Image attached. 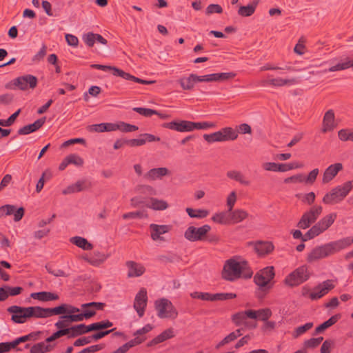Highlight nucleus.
Returning <instances> with one entry per match:
<instances>
[{
	"mask_svg": "<svg viewBox=\"0 0 353 353\" xmlns=\"http://www.w3.org/2000/svg\"><path fill=\"white\" fill-rule=\"evenodd\" d=\"M70 242L83 250H90L93 248L92 244L81 236H74L70 239Z\"/></svg>",
	"mask_w": 353,
	"mask_h": 353,
	"instance_id": "37",
	"label": "nucleus"
},
{
	"mask_svg": "<svg viewBox=\"0 0 353 353\" xmlns=\"http://www.w3.org/2000/svg\"><path fill=\"white\" fill-rule=\"evenodd\" d=\"M139 128L135 125L125 123L123 121H119L117 123V130L123 132H131L137 130Z\"/></svg>",
	"mask_w": 353,
	"mask_h": 353,
	"instance_id": "47",
	"label": "nucleus"
},
{
	"mask_svg": "<svg viewBox=\"0 0 353 353\" xmlns=\"http://www.w3.org/2000/svg\"><path fill=\"white\" fill-rule=\"evenodd\" d=\"M67 157L70 164H73L76 166H81L84 163L83 159L76 154H71Z\"/></svg>",
	"mask_w": 353,
	"mask_h": 353,
	"instance_id": "64",
	"label": "nucleus"
},
{
	"mask_svg": "<svg viewBox=\"0 0 353 353\" xmlns=\"http://www.w3.org/2000/svg\"><path fill=\"white\" fill-rule=\"evenodd\" d=\"M353 243V237H345L314 248L307 256V261L312 263L339 252Z\"/></svg>",
	"mask_w": 353,
	"mask_h": 353,
	"instance_id": "1",
	"label": "nucleus"
},
{
	"mask_svg": "<svg viewBox=\"0 0 353 353\" xmlns=\"http://www.w3.org/2000/svg\"><path fill=\"white\" fill-rule=\"evenodd\" d=\"M338 137L342 141H353V129H341L338 132Z\"/></svg>",
	"mask_w": 353,
	"mask_h": 353,
	"instance_id": "50",
	"label": "nucleus"
},
{
	"mask_svg": "<svg viewBox=\"0 0 353 353\" xmlns=\"http://www.w3.org/2000/svg\"><path fill=\"white\" fill-rule=\"evenodd\" d=\"M146 207L155 211H163L168 208V202L163 199L156 197H150L148 199V203Z\"/></svg>",
	"mask_w": 353,
	"mask_h": 353,
	"instance_id": "25",
	"label": "nucleus"
},
{
	"mask_svg": "<svg viewBox=\"0 0 353 353\" xmlns=\"http://www.w3.org/2000/svg\"><path fill=\"white\" fill-rule=\"evenodd\" d=\"M323 338L322 336L318 338H311L304 341L303 345L305 348H314L319 346L322 342Z\"/></svg>",
	"mask_w": 353,
	"mask_h": 353,
	"instance_id": "56",
	"label": "nucleus"
},
{
	"mask_svg": "<svg viewBox=\"0 0 353 353\" xmlns=\"http://www.w3.org/2000/svg\"><path fill=\"white\" fill-rule=\"evenodd\" d=\"M257 4L258 1H254L250 4L241 6L238 10V14L242 17L251 16L254 12Z\"/></svg>",
	"mask_w": 353,
	"mask_h": 353,
	"instance_id": "40",
	"label": "nucleus"
},
{
	"mask_svg": "<svg viewBox=\"0 0 353 353\" xmlns=\"http://www.w3.org/2000/svg\"><path fill=\"white\" fill-rule=\"evenodd\" d=\"M334 285L332 281H325L312 290L309 294V297L312 300H317L327 294L330 290L334 288Z\"/></svg>",
	"mask_w": 353,
	"mask_h": 353,
	"instance_id": "13",
	"label": "nucleus"
},
{
	"mask_svg": "<svg viewBox=\"0 0 353 353\" xmlns=\"http://www.w3.org/2000/svg\"><path fill=\"white\" fill-rule=\"evenodd\" d=\"M340 318V315H334L331 316L328 320L321 323L320 325L316 327L315 334H319L323 332L327 328L330 327L334 323H336Z\"/></svg>",
	"mask_w": 353,
	"mask_h": 353,
	"instance_id": "41",
	"label": "nucleus"
},
{
	"mask_svg": "<svg viewBox=\"0 0 353 353\" xmlns=\"http://www.w3.org/2000/svg\"><path fill=\"white\" fill-rule=\"evenodd\" d=\"M46 118H41L35 121L33 123L26 125L18 130V134L21 135L29 134L40 128L45 123Z\"/></svg>",
	"mask_w": 353,
	"mask_h": 353,
	"instance_id": "27",
	"label": "nucleus"
},
{
	"mask_svg": "<svg viewBox=\"0 0 353 353\" xmlns=\"http://www.w3.org/2000/svg\"><path fill=\"white\" fill-rule=\"evenodd\" d=\"M14 85L21 90L34 89L37 85V79L32 74L21 76L14 80Z\"/></svg>",
	"mask_w": 353,
	"mask_h": 353,
	"instance_id": "11",
	"label": "nucleus"
},
{
	"mask_svg": "<svg viewBox=\"0 0 353 353\" xmlns=\"http://www.w3.org/2000/svg\"><path fill=\"white\" fill-rule=\"evenodd\" d=\"M185 211L191 218L202 219L206 217L208 214V210L202 209L195 210L190 208H187Z\"/></svg>",
	"mask_w": 353,
	"mask_h": 353,
	"instance_id": "46",
	"label": "nucleus"
},
{
	"mask_svg": "<svg viewBox=\"0 0 353 353\" xmlns=\"http://www.w3.org/2000/svg\"><path fill=\"white\" fill-rule=\"evenodd\" d=\"M350 66H351V61L347 60L346 61L340 62V63H337L336 65L330 67L329 69L325 70L323 72H326L327 71L335 72V71L343 70L350 68Z\"/></svg>",
	"mask_w": 353,
	"mask_h": 353,
	"instance_id": "55",
	"label": "nucleus"
},
{
	"mask_svg": "<svg viewBox=\"0 0 353 353\" xmlns=\"http://www.w3.org/2000/svg\"><path fill=\"white\" fill-rule=\"evenodd\" d=\"M55 345L47 343L45 341L37 343L32 346L30 349L31 353H46L51 351Z\"/></svg>",
	"mask_w": 353,
	"mask_h": 353,
	"instance_id": "33",
	"label": "nucleus"
},
{
	"mask_svg": "<svg viewBox=\"0 0 353 353\" xmlns=\"http://www.w3.org/2000/svg\"><path fill=\"white\" fill-rule=\"evenodd\" d=\"M336 218V213H330L323 217L307 232L305 239H312L322 234L334 223Z\"/></svg>",
	"mask_w": 353,
	"mask_h": 353,
	"instance_id": "4",
	"label": "nucleus"
},
{
	"mask_svg": "<svg viewBox=\"0 0 353 353\" xmlns=\"http://www.w3.org/2000/svg\"><path fill=\"white\" fill-rule=\"evenodd\" d=\"M133 110L145 117H151L153 114H159L157 111L145 108H134Z\"/></svg>",
	"mask_w": 353,
	"mask_h": 353,
	"instance_id": "61",
	"label": "nucleus"
},
{
	"mask_svg": "<svg viewBox=\"0 0 353 353\" xmlns=\"http://www.w3.org/2000/svg\"><path fill=\"white\" fill-rule=\"evenodd\" d=\"M110 254L94 251L92 253L84 254L81 258L93 266L98 267L103 264L108 258Z\"/></svg>",
	"mask_w": 353,
	"mask_h": 353,
	"instance_id": "15",
	"label": "nucleus"
},
{
	"mask_svg": "<svg viewBox=\"0 0 353 353\" xmlns=\"http://www.w3.org/2000/svg\"><path fill=\"white\" fill-rule=\"evenodd\" d=\"M68 334H69V330H66V328H65L64 330H59L55 332L54 333H53L49 337H48L45 340V341L47 343H50L51 342H52L54 340L60 338L61 336H63Z\"/></svg>",
	"mask_w": 353,
	"mask_h": 353,
	"instance_id": "58",
	"label": "nucleus"
},
{
	"mask_svg": "<svg viewBox=\"0 0 353 353\" xmlns=\"http://www.w3.org/2000/svg\"><path fill=\"white\" fill-rule=\"evenodd\" d=\"M342 169L343 165L341 163L329 165L323 172L322 183L325 184L331 181Z\"/></svg>",
	"mask_w": 353,
	"mask_h": 353,
	"instance_id": "20",
	"label": "nucleus"
},
{
	"mask_svg": "<svg viewBox=\"0 0 353 353\" xmlns=\"http://www.w3.org/2000/svg\"><path fill=\"white\" fill-rule=\"evenodd\" d=\"M352 188L353 181H349L338 185L325 194L323 202L329 205L338 203L345 198Z\"/></svg>",
	"mask_w": 353,
	"mask_h": 353,
	"instance_id": "2",
	"label": "nucleus"
},
{
	"mask_svg": "<svg viewBox=\"0 0 353 353\" xmlns=\"http://www.w3.org/2000/svg\"><path fill=\"white\" fill-rule=\"evenodd\" d=\"M246 268L247 263L245 262L230 259L224 265L222 275L225 279L232 281L242 276L243 272Z\"/></svg>",
	"mask_w": 353,
	"mask_h": 353,
	"instance_id": "3",
	"label": "nucleus"
},
{
	"mask_svg": "<svg viewBox=\"0 0 353 353\" xmlns=\"http://www.w3.org/2000/svg\"><path fill=\"white\" fill-rule=\"evenodd\" d=\"M336 126L334 111L332 110H327L323 117L322 132L332 131Z\"/></svg>",
	"mask_w": 353,
	"mask_h": 353,
	"instance_id": "21",
	"label": "nucleus"
},
{
	"mask_svg": "<svg viewBox=\"0 0 353 353\" xmlns=\"http://www.w3.org/2000/svg\"><path fill=\"white\" fill-rule=\"evenodd\" d=\"M148 214L145 211H136L128 212L123 214V219H143L147 218Z\"/></svg>",
	"mask_w": 353,
	"mask_h": 353,
	"instance_id": "54",
	"label": "nucleus"
},
{
	"mask_svg": "<svg viewBox=\"0 0 353 353\" xmlns=\"http://www.w3.org/2000/svg\"><path fill=\"white\" fill-rule=\"evenodd\" d=\"M236 296V294L234 293H216L210 294V301H223L228 299H232Z\"/></svg>",
	"mask_w": 353,
	"mask_h": 353,
	"instance_id": "49",
	"label": "nucleus"
},
{
	"mask_svg": "<svg viewBox=\"0 0 353 353\" xmlns=\"http://www.w3.org/2000/svg\"><path fill=\"white\" fill-rule=\"evenodd\" d=\"M112 326V323L109 321H100V322H97V323H94L89 325L88 330H90V332L93 331V330H99L110 327Z\"/></svg>",
	"mask_w": 353,
	"mask_h": 353,
	"instance_id": "53",
	"label": "nucleus"
},
{
	"mask_svg": "<svg viewBox=\"0 0 353 353\" xmlns=\"http://www.w3.org/2000/svg\"><path fill=\"white\" fill-rule=\"evenodd\" d=\"M113 75L117 76V77H120L125 80L133 81L134 82L141 83V84L150 85V84H153L155 83V81H154V80L147 81V80L141 79H139L134 76H132L130 74L127 73V72H124L123 70H120L116 67H115V69H114Z\"/></svg>",
	"mask_w": 353,
	"mask_h": 353,
	"instance_id": "23",
	"label": "nucleus"
},
{
	"mask_svg": "<svg viewBox=\"0 0 353 353\" xmlns=\"http://www.w3.org/2000/svg\"><path fill=\"white\" fill-rule=\"evenodd\" d=\"M322 211L323 208L321 206H313L303 214L301 219L297 224V226L301 229L308 228L311 224L316 221V219L321 215Z\"/></svg>",
	"mask_w": 353,
	"mask_h": 353,
	"instance_id": "8",
	"label": "nucleus"
},
{
	"mask_svg": "<svg viewBox=\"0 0 353 353\" xmlns=\"http://www.w3.org/2000/svg\"><path fill=\"white\" fill-rule=\"evenodd\" d=\"M126 266L128 269V277H138L145 272V268L141 263H138L132 261L126 262Z\"/></svg>",
	"mask_w": 353,
	"mask_h": 353,
	"instance_id": "24",
	"label": "nucleus"
},
{
	"mask_svg": "<svg viewBox=\"0 0 353 353\" xmlns=\"http://www.w3.org/2000/svg\"><path fill=\"white\" fill-rule=\"evenodd\" d=\"M203 139L210 143L214 142H224V137L222 135L221 130L212 134H205Z\"/></svg>",
	"mask_w": 353,
	"mask_h": 353,
	"instance_id": "45",
	"label": "nucleus"
},
{
	"mask_svg": "<svg viewBox=\"0 0 353 353\" xmlns=\"http://www.w3.org/2000/svg\"><path fill=\"white\" fill-rule=\"evenodd\" d=\"M319 173L318 168L313 169L310 172L307 176H305L304 183L306 184H312L316 179V177Z\"/></svg>",
	"mask_w": 353,
	"mask_h": 353,
	"instance_id": "62",
	"label": "nucleus"
},
{
	"mask_svg": "<svg viewBox=\"0 0 353 353\" xmlns=\"http://www.w3.org/2000/svg\"><path fill=\"white\" fill-rule=\"evenodd\" d=\"M149 230L151 239L156 242H162L165 241L163 234L170 230V226L168 225H159L151 223L149 225Z\"/></svg>",
	"mask_w": 353,
	"mask_h": 353,
	"instance_id": "14",
	"label": "nucleus"
},
{
	"mask_svg": "<svg viewBox=\"0 0 353 353\" xmlns=\"http://www.w3.org/2000/svg\"><path fill=\"white\" fill-rule=\"evenodd\" d=\"M90 318V314L81 312L80 314H73L71 315H63L60 319H65L68 320L69 322H79L83 321L84 319H88Z\"/></svg>",
	"mask_w": 353,
	"mask_h": 353,
	"instance_id": "43",
	"label": "nucleus"
},
{
	"mask_svg": "<svg viewBox=\"0 0 353 353\" xmlns=\"http://www.w3.org/2000/svg\"><path fill=\"white\" fill-rule=\"evenodd\" d=\"M103 304L99 302H90L83 303L81 305V308L83 309V313L90 314V318L96 314L97 310H101Z\"/></svg>",
	"mask_w": 353,
	"mask_h": 353,
	"instance_id": "35",
	"label": "nucleus"
},
{
	"mask_svg": "<svg viewBox=\"0 0 353 353\" xmlns=\"http://www.w3.org/2000/svg\"><path fill=\"white\" fill-rule=\"evenodd\" d=\"M29 318H48L54 315V307L44 308L39 306L28 307Z\"/></svg>",
	"mask_w": 353,
	"mask_h": 353,
	"instance_id": "18",
	"label": "nucleus"
},
{
	"mask_svg": "<svg viewBox=\"0 0 353 353\" xmlns=\"http://www.w3.org/2000/svg\"><path fill=\"white\" fill-rule=\"evenodd\" d=\"M88 328L89 325H85V324H79L74 325L70 328H66V330H69V334L71 333L72 336H76L90 332V330H88Z\"/></svg>",
	"mask_w": 353,
	"mask_h": 353,
	"instance_id": "42",
	"label": "nucleus"
},
{
	"mask_svg": "<svg viewBox=\"0 0 353 353\" xmlns=\"http://www.w3.org/2000/svg\"><path fill=\"white\" fill-rule=\"evenodd\" d=\"M80 312V309L70 304L63 303L54 307V315L65 314L71 315Z\"/></svg>",
	"mask_w": 353,
	"mask_h": 353,
	"instance_id": "29",
	"label": "nucleus"
},
{
	"mask_svg": "<svg viewBox=\"0 0 353 353\" xmlns=\"http://www.w3.org/2000/svg\"><path fill=\"white\" fill-rule=\"evenodd\" d=\"M90 131L97 132H113L117 130V123H101L89 126Z\"/></svg>",
	"mask_w": 353,
	"mask_h": 353,
	"instance_id": "30",
	"label": "nucleus"
},
{
	"mask_svg": "<svg viewBox=\"0 0 353 353\" xmlns=\"http://www.w3.org/2000/svg\"><path fill=\"white\" fill-rule=\"evenodd\" d=\"M175 336V332L173 328H168L164 330L163 332L159 334L155 338H154L151 341H150L148 344V346L155 345L157 344L161 343L168 339H172Z\"/></svg>",
	"mask_w": 353,
	"mask_h": 353,
	"instance_id": "28",
	"label": "nucleus"
},
{
	"mask_svg": "<svg viewBox=\"0 0 353 353\" xmlns=\"http://www.w3.org/2000/svg\"><path fill=\"white\" fill-rule=\"evenodd\" d=\"M254 248L259 255H264L271 252L274 249V246L270 242L260 241L254 244Z\"/></svg>",
	"mask_w": 353,
	"mask_h": 353,
	"instance_id": "34",
	"label": "nucleus"
},
{
	"mask_svg": "<svg viewBox=\"0 0 353 353\" xmlns=\"http://www.w3.org/2000/svg\"><path fill=\"white\" fill-rule=\"evenodd\" d=\"M68 334H69V330H66V328H65L64 330H59L55 332L54 333H53L49 337H48L45 340V341L47 343H50L51 342H52L54 340L60 338L61 336H63Z\"/></svg>",
	"mask_w": 353,
	"mask_h": 353,
	"instance_id": "59",
	"label": "nucleus"
},
{
	"mask_svg": "<svg viewBox=\"0 0 353 353\" xmlns=\"http://www.w3.org/2000/svg\"><path fill=\"white\" fill-rule=\"evenodd\" d=\"M191 121H173L163 124V127L180 132H191Z\"/></svg>",
	"mask_w": 353,
	"mask_h": 353,
	"instance_id": "19",
	"label": "nucleus"
},
{
	"mask_svg": "<svg viewBox=\"0 0 353 353\" xmlns=\"http://www.w3.org/2000/svg\"><path fill=\"white\" fill-rule=\"evenodd\" d=\"M275 276L273 266H268L259 270L254 276L255 284L262 290H269L272 288Z\"/></svg>",
	"mask_w": 353,
	"mask_h": 353,
	"instance_id": "6",
	"label": "nucleus"
},
{
	"mask_svg": "<svg viewBox=\"0 0 353 353\" xmlns=\"http://www.w3.org/2000/svg\"><path fill=\"white\" fill-rule=\"evenodd\" d=\"M147 301L148 296L146 290L142 288L137 294L134 301V308L139 317H142L144 315Z\"/></svg>",
	"mask_w": 353,
	"mask_h": 353,
	"instance_id": "16",
	"label": "nucleus"
},
{
	"mask_svg": "<svg viewBox=\"0 0 353 353\" xmlns=\"http://www.w3.org/2000/svg\"><path fill=\"white\" fill-rule=\"evenodd\" d=\"M68 334H69V330H66V328H65L64 330H59L55 332L54 333H53L49 337H48L45 340V341L47 343H50L51 342H52L54 340L60 338L61 336H63Z\"/></svg>",
	"mask_w": 353,
	"mask_h": 353,
	"instance_id": "60",
	"label": "nucleus"
},
{
	"mask_svg": "<svg viewBox=\"0 0 353 353\" xmlns=\"http://www.w3.org/2000/svg\"><path fill=\"white\" fill-rule=\"evenodd\" d=\"M305 176L300 173L284 179L285 183H304Z\"/></svg>",
	"mask_w": 353,
	"mask_h": 353,
	"instance_id": "57",
	"label": "nucleus"
},
{
	"mask_svg": "<svg viewBox=\"0 0 353 353\" xmlns=\"http://www.w3.org/2000/svg\"><path fill=\"white\" fill-rule=\"evenodd\" d=\"M1 210L6 216L13 215L14 221L16 222L19 221L24 215V209L22 207L17 208L13 205H5L1 208Z\"/></svg>",
	"mask_w": 353,
	"mask_h": 353,
	"instance_id": "22",
	"label": "nucleus"
},
{
	"mask_svg": "<svg viewBox=\"0 0 353 353\" xmlns=\"http://www.w3.org/2000/svg\"><path fill=\"white\" fill-rule=\"evenodd\" d=\"M210 229L209 225H203L199 228L189 226L184 232V237L192 242L202 241Z\"/></svg>",
	"mask_w": 353,
	"mask_h": 353,
	"instance_id": "9",
	"label": "nucleus"
},
{
	"mask_svg": "<svg viewBox=\"0 0 353 353\" xmlns=\"http://www.w3.org/2000/svg\"><path fill=\"white\" fill-rule=\"evenodd\" d=\"M191 132L195 130H206L216 127L212 122H192L191 121Z\"/></svg>",
	"mask_w": 353,
	"mask_h": 353,
	"instance_id": "48",
	"label": "nucleus"
},
{
	"mask_svg": "<svg viewBox=\"0 0 353 353\" xmlns=\"http://www.w3.org/2000/svg\"><path fill=\"white\" fill-rule=\"evenodd\" d=\"M8 312L12 314V320L16 323H24L29 319L28 307L12 305Z\"/></svg>",
	"mask_w": 353,
	"mask_h": 353,
	"instance_id": "12",
	"label": "nucleus"
},
{
	"mask_svg": "<svg viewBox=\"0 0 353 353\" xmlns=\"http://www.w3.org/2000/svg\"><path fill=\"white\" fill-rule=\"evenodd\" d=\"M310 273L306 265H302L289 274L285 279V283L289 286H296L306 281Z\"/></svg>",
	"mask_w": 353,
	"mask_h": 353,
	"instance_id": "7",
	"label": "nucleus"
},
{
	"mask_svg": "<svg viewBox=\"0 0 353 353\" xmlns=\"http://www.w3.org/2000/svg\"><path fill=\"white\" fill-rule=\"evenodd\" d=\"M271 315L272 312L269 308H264L257 310V319L263 321H267Z\"/></svg>",
	"mask_w": 353,
	"mask_h": 353,
	"instance_id": "63",
	"label": "nucleus"
},
{
	"mask_svg": "<svg viewBox=\"0 0 353 353\" xmlns=\"http://www.w3.org/2000/svg\"><path fill=\"white\" fill-rule=\"evenodd\" d=\"M227 176L243 185H249L250 183V181L247 180L244 175L238 170H233L228 171L227 172Z\"/></svg>",
	"mask_w": 353,
	"mask_h": 353,
	"instance_id": "36",
	"label": "nucleus"
},
{
	"mask_svg": "<svg viewBox=\"0 0 353 353\" xmlns=\"http://www.w3.org/2000/svg\"><path fill=\"white\" fill-rule=\"evenodd\" d=\"M300 83V79L298 77H292V78H281L276 77L269 79L266 80H263L262 81V85L263 86L271 85L274 88L279 87H291L295 85H297Z\"/></svg>",
	"mask_w": 353,
	"mask_h": 353,
	"instance_id": "10",
	"label": "nucleus"
},
{
	"mask_svg": "<svg viewBox=\"0 0 353 353\" xmlns=\"http://www.w3.org/2000/svg\"><path fill=\"white\" fill-rule=\"evenodd\" d=\"M181 87L185 90H191L194 88L196 81V74H190L188 77H184L179 80Z\"/></svg>",
	"mask_w": 353,
	"mask_h": 353,
	"instance_id": "32",
	"label": "nucleus"
},
{
	"mask_svg": "<svg viewBox=\"0 0 353 353\" xmlns=\"http://www.w3.org/2000/svg\"><path fill=\"white\" fill-rule=\"evenodd\" d=\"M157 316L161 319H174L178 316V312L170 301L165 298L157 300L154 303Z\"/></svg>",
	"mask_w": 353,
	"mask_h": 353,
	"instance_id": "5",
	"label": "nucleus"
},
{
	"mask_svg": "<svg viewBox=\"0 0 353 353\" xmlns=\"http://www.w3.org/2000/svg\"><path fill=\"white\" fill-rule=\"evenodd\" d=\"M313 323L312 322H308V323H306L305 324L303 325H301V326H299L297 327L292 335L294 338H297L300 336H301L302 334H303L304 333H305L307 331H308L309 330H310L312 327H313Z\"/></svg>",
	"mask_w": 353,
	"mask_h": 353,
	"instance_id": "52",
	"label": "nucleus"
},
{
	"mask_svg": "<svg viewBox=\"0 0 353 353\" xmlns=\"http://www.w3.org/2000/svg\"><path fill=\"white\" fill-rule=\"evenodd\" d=\"M30 296L34 299H37L43 302L55 301L59 299V296L57 294L45 291L32 293Z\"/></svg>",
	"mask_w": 353,
	"mask_h": 353,
	"instance_id": "31",
	"label": "nucleus"
},
{
	"mask_svg": "<svg viewBox=\"0 0 353 353\" xmlns=\"http://www.w3.org/2000/svg\"><path fill=\"white\" fill-rule=\"evenodd\" d=\"M169 170L166 168H152L144 174V178L149 181L161 179L168 174Z\"/></svg>",
	"mask_w": 353,
	"mask_h": 353,
	"instance_id": "26",
	"label": "nucleus"
},
{
	"mask_svg": "<svg viewBox=\"0 0 353 353\" xmlns=\"http://www.w3.org/2000/svg\"><path fill=\"white\" fill-rule=\"evenodd\" d=\"M85 188V181H78L75 183H73L69 186H68L66 188L63 190L62 193L65 195L66 194H74L76 192H81Z\"/></svg>",
	"mask_w": 353,
	"mask_h": 353,
	"instance_id": "38",
	"label": "nucleus"
},
{
	"mask_svg": "<svg viewBox=\"0 0 353 353\" xmlns=\"http://www.w3.org/2000/svg\"><path fill=\"white\" fill-rule=\"evenodd\" d=\"M237 201V194L235 190L231 191L226 197V205L228 212H232Z\"/></svg>",
	"mask_w": 353,
	"mask_h": 353,
	"instance_id": "51",
	"label": "nucleus"
},
{
	"mask_svg": "<svg viewBox=\"0 0 353 353\" xmlns=\"http://www.w3.org/2000/svg\"><path fill=\"white\" fill-rule=\"evenodd\" d=\"M230 212L231 221L234 223H238L243 221L248 216V214L247 213V212L242 209H237L234 211L232 210V212Z\"/></svg>",
	"mask_w": 353,
	"mask_h": 353,
	"instance_id": "39",
	"label": "nucleus"
},
{
	"mask_svg": "<svg viewBox=\"0 0 353 353\" xmlns=\"http://www.w3.org/2000/svg\"><path fill=\"white\" fill-rule=\"evenodd\" d=\"M224 141H234L238 137V132L230 127H225L221 130Z\"/></svg>",
	"mask_w": 353,
	"mask_h": 353,
	"instance_id": "44",
	"label": "nucleus"
},
{
	"mask_svg": "<svg viewBox=\"0 0 353 353\" xmlns=\"http://www.w3.org/2000/svg\"><path fill=\"white\" fill-rule=\"evenodd\" d=\"M234 77L232 72L212 73L202 76L196 75L197 82H220Z\"/></svg>",
	"mask_w": 353,
	"mask_h": 353,
	"instance_id": "17",
	"label": "nucleus"
}]
</instances>
